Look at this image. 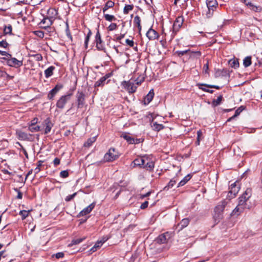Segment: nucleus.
Masks as SVG:
<instances>
[{"mask_svg":"<svg viewBox=\"0 0 262 262\" xmlns=\"http://www.w3.org/2000/svg\"><path fill=\"white\" fill-rule=\"evenodd\" d=\"M141 158L136 159L134 161L133 163L135 166H141Z\"/></svg>","mask_w":262,"mask_h":262,"instance_id":"864d4df0","label":"nucleus"},{"mask_svg":"<svg viewBox=\"0 0 262 262\" xmlns=\"http://www.w3.org/2000/svg\"><path fill=\"white\" fill-rule=\"evenodd\" d=\"M43 161L39 160L37 162V167L34 169V173L35 174L38 173L40 171V167L42 165Z\"/></svg>","mask_w":262,"mask_h":262,"instance_id":"c03bdc74","label":"nucleus"},{"mask_svg":"<svg viewBox=\"0 0 262 262\" xmlns=\"http://www.w3.org/2000/svg\"><path fill=\"white\" fill-rule=\"evenodd\" d=\"M247 7L251 10L258 12L261 11V8L259 6L254 5L251 2H248Z\"/></svg>","mask_w":262,"mask_h":262,"instance_id":"b1692460","label":"nucleus"},{"mask_svg":"<svg viewBox=\"0 0 262 262\" xmlns=\"http://www.w3.org/2000/svg\"><path fill=\"white\" fill-rule=\"evenodd\" d=\"M244 110V107L243 106H240L239 107H238L235 111V114L232 116L231 117H230V118H229L228 119V121H230L231 120H232L234 117H237V116H238L240 113Z\"/></svg>","mask_w":262,"mask_h":262,"instance_id":"7c9ffc66","label":"nucleus"},{"mask_svg":"<svg viewBox=\"0 0 262 262\" xmlns=\"http://www.w3.org/2000/svg\"><path fill=\"white\" fill-rule=\"evenodd\" d=\"M188 53H191V54H196L198 56H200L201 55V53L200 51L191 52L190 50H189L184 51H177L176 52V54H177V55L179 57H181Z\"/></svg>","mask_w":262,"mask_h":262,"instance_id":"a211bd4d","label":"nucleus"},{"mask_svg":"<svg viewBox=\"0 0 262 262\" xmlns=\"http://www.w3.org/2000/svg\"><path fill=\"white\" fill-rule=\"evenodd\" d=\"M243 64L245 68L249 67L251 64V57L247 56L243 60Z\"/></svg>","mask_w":262,"mask_h":262,"instance_id":"f704fd0d","label":"nucleus"},{"mask_svg":"<svg viewBox=\"0 0 262 262\" xmlns=\"http://www.w3.org/2000/svg\"><path fill=\"white\" fill-rule=\"evenodd\" d=\"M92 33L90 30H89V32L86 36L85 41H84V46L85 48H88V42L90 39V37L91 36Z\"/></svg>","mask_w":262,"mask_h":262,"instance_id":"a19ab883","label":"nucleus"},{"mask_svg":"<svg viewBox=\"0 0 262 262\" xmlns=\"http://www.w3.org/2000/svg\"><path fill=\"white\" fill-rule=\"evenodd\" d=\"M206 5L207 10L205 15L207 18H210L212 16L218 4L216 0H206Z\"/></svg>","mask_w":262,"mask_h":262,"instance_id":"f03ea898","label":"nucleus"},{"mask_svg":"<svg viewBox=\"0 0 262 262\" xmlns=\"http://www.w3.org/2000/svg\"><path fill=\"white\" fill-rule=\"evenodd\" d=\"M125 42L126 45L129 46L130 47H134V42L133 40H129V39H126L125 40Z\"/></svg>","mask_w":262,"mask_h":262,"instance_id":"6e6d98bb","label":"nucleus"},{"mask_svg":"<svg viewBox=\"0 0 262 262\" xmlns=\"http://www.w3.org/2000/svg\"><path fill=\"white\" fill-rule=\"evenodd\" d=\"M244 210V207H239L236 206L234 209L231 213L230 215L231 216H238Z\"/></svg>","mask_w":262,"mask_h":262,"instance_id":"412c9836","label":"nucleus"},{"mask_svg":"<svg viewBox=\"0 0 262 262\" xmlns=\"http://www.w3.org/2000/svg\"><path fill=\"white\" fill-rule=\"evenodd\" d=\"M60 176L61 178H66L69 176V172L68 170L61 171L60 173Z\"/></svg>","mask_w":262,"mask_h":262,"instance_id":"3c124183","label":"nucleus"},{"mask_svg":"<svg viewBox=\"0 0 262 262\" xmlns=\"http://www.w3.org/2000/svg\"><path fill=\"white\" fill-rule=\"evenodd\" d=\"M105 81V78L102 77L100 79H99L98 81H97L94 84L95 87L101 86L104 85V82Z\"/></svg>","mask_w":262,"mask_h":262,"instance_id":"4c0bfd02","label":"nucleus"},{"mask_svg":"<svg viewBox=\"0 0 262 262\" xmlns=\"http://www.w3.org/2000/svg\"><path fill=\"white\" fill-rule=\"evenodd\" d=\"M121 137L123 138L125 140H126L127 142L129 144H133L134 142L135 141L134 138H132V137H130V136L126 134H122Z\"/></svg>","mask_w":262,"mask_h":262,"instance_id":"c756f323","label":"nucleus"},{"mask_svg":"<svg viewBox=\"0 0 262 262\" xmlns=\"http://www.w3.org/2000/svg\"><path fill=\"white\" fill-rule=\"evenodd\" d=\"M189 222L190 220L188 218H185L183 219L177 225V228H179L178 231H180L184 228L186 227L189 225Z\"/></svg>","mask_w":262,"mask_h":262,"instance_id":"aec40b11","label":"nucleus"},{"mask_svg":"<svg viewBox=\"0 0 262 262\" xmlns=\"http://www.w3.org/2000/svg\"><path fill=\"white\" fill-rule=\"evenodd\" d=\"M229 66L233 68L236 69L239 67V63L238 59L236 58H233L230 59L229 62Z\"/></svg>","mask_w":262,"mask_h":262,"instance_id":"4be33fe9","label":"nucleus"},{"mask_svg":"<svg viewBox=\"0 0 262 262\" xmlns=\"http://www.w3.org/2000/svg\"><path fill=\"white\" fill-rule=\"evenodd\" d=\"M28 129L32 133L37 132L40 130V127L39 125H29Z\"/></svg>","mask_w":262,"mask_h":262,"instance_id":"c9c22d12","label":"nucleus"},{"mask_svg":"<svg viewBox=\"0 0 262 262\" xmlns=\"http://www.w3.org/2000/svg\"><path fill=\"white\" fill-rule=\"evenodd\" d=\"M38 121V119L37 118H34L30 123H29V125H35L36 124Z\"/></svg>","mask_w":262,"mask_h":262,"instance_id":"052dcab7","label":"nucleus"},{"mask_svg":"<svg viewBox=\"0 0 262 262\" xmlns=\"http://www.w3.org/2000/svg\"><path fill=\"white\" fill-rule=\"evenodd\" d=\"M243 195H251V188H247L244 193L243 194Z\"/></svg>","mask_w":262,"mask_h":262,"instance_id":"bf43d9fd","label":"nucleus"},{"mask_svg":"<svg viewBox=\"0 0 262 262\" xmlns=\"http://www.w3.org/2000/svg\"><path fill=\"white\" fill-rule=\"evenodd\" d=\"M12 30V28L11 25H9L8 27H5L4 32L5 34H11Z\"/></svg>","mask_w":262,"mask_h":262,"instance_id":"8fccbe9b","label":"nucleus"},{"mask_svg":"<svg viewBox=\"0 0 262 262\" xmlns=\"http://www.w3.org/2000/svg\"><path fill=\"white\" fill-rule=\"evenodd\" d=\"M96 205L95 202H93L90 205H89L86 208H84L82 211H81L77 215V217H80L82 216L86 215L90 213L92 210L94 209Z\"/></svg>","mask_w":262,"mask_h":262,"instance_id":"9b49d317","label":"nucleus"},{"mask_svg":"<svg viewBox=\"0 0 262 262\" xmlns=\"http://www.w3.org/2000/svg\"><path fill=\"white\" fill-rule=\"evenodd\" d=\"M148 204L149 202L148 201H145L143 203H141L140 208L141 209H145L147 208Z\"/></svg>","mask_w":262,"mask_h":262,"instance_id":"603ef678","label":"nucleus"},{"mask_svg":"<svg viewBox=\"0 0 262 262\" xmlns=\"http://www.w3.org/2000/svg\"><path fill=\"white\" fill-rule=\"evenodd\" d=\"M72 96V94L69 93L61 96L57 101L56 107L61 110L64 108L66 103L71 99Z\"/></svg>","mask_w":262,"mask_h":262,"instance_id":"20e7f679","label":"nucleus"},{"mask_svg":"<svg viewBox=\"0 0 262 262\" xmlns=\"http://www.w3.org/2000/svg\"><path fill=\"white\" fill-rule=\"evenodd\" d=\"M16 135L18 137L19 139L23 140H27L28 139V135L27 133L23 132L20 130H18L16 132Z\"/></svg>","mask_w":262,"mask_h":262,"instance_id":"cd10ccee","label":"nucleus"},{"mask_svg":"<svg viewBox=\"0 0 262 262\" xmlns=\"http://www.w3.org/2000/svg\"><path fill=\"white\" fill-rule=\"evenodd\" d=\"M117 28V25L115 23H112L107 27V30L110 31H112L116 30Z\"/></svg>","mask_w":262,"mask_h":262,"instance_id":"49530a36","label":"nucleus"},{"mask_svg":"<svg viewBox=\"0 0 262 262\" xmlns=\"http://www.w3.org/2000/svg\"><path fill=\"white\" fill-rule=\"evenodd\" d=\"M54 165L55 167H56L60 164V159L58 158H56L54 159L53 161Z\"/></svg>","mask_w":262,"mask_h":262,"instance_id":"e2e57ef3","label":"nucleus"},{"mask_svg":"<svg viewBox=\"0 0 262 262\" xmlns=\"http://www.w3.org/2000/svg\"><path fill=\"white\" fill-rule=\"evenodd\" d=\"M243 199H241L238 202V204L237 206H239V207H244V209L245 208H248L249 209L252 207L251 205H248V201L250 198H242Z\"/></svg>","mask_w":262,"mask_h":262,"instance_id":"6ab92c4d","label":"nucleus"},{"mask_svg":"<svg viewBox=\"0 0 262 262\" xmlns=\"http://www.w3.org/2000/svg\"><path fill=\"white\" fill-rule=\"evenodd\" d=\"M134 8L133 5H126L123 9V13L125 14H127L129 12L132 10Z\"/></svg>","mask_w":262,"mask_h":262,"instance_id":"58836bf2","label":"nucleus"},{"mask_svg":"<svg viewBox=\"0 0 262 262\" xmlns=\"http://www.w3.org/2000/svg\"><path fill=\"white\" fill-rule=\"evenodd\" d=\"M199 89H201L202 91H203L204 92H208L211 94L213 93L214 92V91L212 90L207 89H206L204 88H202L201 86H199Z\"/></svg>","mask_w":262,"mask_h":262,"instance_id":"680f3d73","label":"nucleus"},{"mask_svg":"<svg viewBox=\"0 0 262 262\" xmlns=\"http://www.w3.org/2000/svg\"><path fill=\"white\" fill-rule=\"evenodd\" d=\"M53 19H51V18H50L49 17H47L44 18L40 23V25H41V27L44 28L46 29L47 28H49L50 27V26L52 25L53 24Z\"/></svg>","mask_w":262,"mask_h":262,"instance_id":"2eb2a0df","label":"nucleus"},{"mask_svg":"<svg viewBox=\"0 0 262 262\" xmlns=\"http://www.w3.org/2000/svg\"><path fill=\"white\" fill-rule=\"evenodd\" d=\"M104 17L106 20L108 21H112L116 20V18L114 15H110L108 14H104Z\"/></svg>","mask_w":262,"mask_h":262,"instance_id":"ea45409f","label":"nucleus"},{"mask_svg":"<svg viewBox=\"0 0 262 262\" xmlns=\"http://www.w3.org/2000/svg\"><path fill=\"white\" fill-rule=\"evenodd\" d=\"M184 21L183 17L178 16L174 21L172 26V34L176 33L183 25Z\"/></svg>","mask_w":262,"mask_h":262,"instance_id":"1a4fd4ad","label":"nucleus"},{"mask_svg":"<svg viewBox=\"0 0 262 262\" xmlns=\"http://www.w3.org/2000/svg\"><path fill=\"white\" fill-rule=\"evenodd\" d=\"M154 96V90H151L149 93L144 97L143 102L145 105L149 104L152 100Z\"/></svg>","mask_w":262,"mask_h":262,"instance_id":"f3484780","label":"nucleus"},{"mask_svg":"<svg viewBox=\"0 0 262 262\" xmlns=\"http://www.w3.org/2000/svg\"><path fill=\"white\" fill-rule=\"evenodd\" d=\"M10 58H6L4 57L3 59L6 60L7 64L12 67L18 68L20 67L23 64V60H19L16 58L9 57Z\"/></svg>","mask_w":262,"mask_h":262,"instance_id":"39448f33","label":"nucleus"},{"mask_svg":"<svg viewBox=\"0 0 262 262\" xmlns=\"http://www.w3.org/2000/svg\"><path fill=\"white\" fill-rule=\"evenodd\" d=\"M55 69V67L53 66H50L45 71V75L46 78H49L53 74V71Z\"/></svg>","mask_w":262,"mask_h":262,"instance_id":"a878e982","label":"nucleus"},{"mask_svg":"<svg viewBox=\"0 0 262 262\" xmlns=\"http://www.w3.org/2000/svg\"><path fill=\"white\" fill-rule=\"evenodd\" d=\"M141 19L139 16L137 15L135 17L134 20V23L135 25H136L139 30L140 31L141 30Z\"/></svg>","mask_w":262,"mask_h":262,"instance_id":"e433bc0d","label":"nucleus"},{"mask_svg":"<svg viewBox=\"0 0 262 262\" xmlns=\"http://www.w3.org/2000/svg\"><path fill=\"white\" fill-rule=\"evenodd\" d=\"M121 85L130 93H135L137 89V86L130 81H123L122 82Z\"/></svg>","mask_w":262,"mask_h":262,"instance_id":"9d476101","label":"nucleus"},{"mask_svg":"<svg viewBox=\"0 0 262 262\" xmlns=\"http://www.w3.org/2000/svg\"><path fill=\"white\" fill-rule=\"evenodd\" d=\"M48 14L50 15L49 17L53 20L57 15V11L55 9H50L48 10Z\"/></svg>","mask_w":262,"mask_h":262,"instance_id":"72a5a7b5","label":"nucleus"},{"mask_svg":"<svg viewBox=\"0 0 262 262\" xmlns=\"http://www.w3.org/2000/svg\"><path fill=\"white\" fill-rule=\"evenodd\" d=\"M208 69H209V66H208V62H207L206 64H204V66L203 67V70L205 73H208Z\"/></svg>","mask_w":262,"mask_h":262,"instance_id":"69168bd1","label":"nucleus"},{"mask_svg":"<svg viewBox=\"0 0 262 262\" xmlns=\"http://www.w3.org/2000/svg\"><path fill=\"white\" fill-rule=\"evenodd\" d=\"M96 139V136L90 138L88 139L86 142L84 143V146L86 147H90L92 144L95 142Z\"/></svg>","mask_w":262,"mask_h":262,"instance_id":"c85d7f7f","label":"nucleus"},{"mask_svg":"<svg viewBox=\"0 0 262 262\" xmlns=\"http://www.w3.org/2000/svg\"><path fill=\"white\" fill-rule=\"evenodd\" d=\"M200 85H201V86H206L207 88H215L217 90H219L221 89V87L218 86V85H210V84H200Z\"/></svg>","mask_w":262,"mask_h":262,"instance_id":"09e8293b","label":"nucleus"},{"mask_svg":"<svg viewBox=\"0 0 262 262\" xmlns=\"http://www.w3.org/2000/svg\"><path fill=\"white\" fill-rule=\"evenodd\" d=\"M176 183V181L175 180H171L169 181V182L168 183L167 186L169 188H171V187H173L174 186V185H175Z\"/></svg>","mask_w":262,"mask_h":262,"instance_id":"0e129e2a","label":"nucleus"},{"mask_svg":"<svg viewBox=\"0 0 262 262\" xmlns=\"http://www.w3.org/2000/svg\"><path fill=\"white\" fill-rule=\"evenodd\" d=\"M223 100V97L222 95L219 96L216 99H214L212 102L211 104L213 107H215L219 105H220Z\"/></svg>","mask_w":262,"mask_h":262,"instance_id":"bb28decb","label":"nucleus"},{"mask_svg":"<svg viewBox=\"0 0 262 262\" xmlns=\"http://www.w3.org/2000/svg\"><path fill=\"white\" fill-rule=\"evenodd\" d=\"M119 156L118 152L114 148H111L105 154L104 159L106 162H112L118 158Z\"/></svg>","mask_w":262,"mask_h":262,"instance_id":"7ed1b4c3","label":"nucleus"},{"mask_svg":"<svg viewBox=\"0 0 262 262\" xmlns=\"http://www.w3.org/2000/svg\"><path fill=\"white\" fill-rule=\"evenodd\" d=\"M191 178L190 174H187L178 184V187L184 186Z\"/></svg>","mask_w":262,"mask_h":262,"instance_id":"393cba45","label":"nucleus"},{"mask_svg":"<svg viewBox=\"0 0 262 262\" xmlns=\"http://www.w3.org/2000/svg\"><path fill=\"white\" fill-rule=\"evenodd\" d=\"M30 57H33L36 61H39L42 60V56L40 54L30 55Z\"/></svg>","mask_w":262,"mask_h":262,"instance_id":"37998d69","label":"nucleus"},{"mask_svg":"<svg viewBox=\"0 0 262 262\" xmlns=\"http://www.w3.org/2000/svg\"><path fill=\"white\" fill-rule=\"evenodd\" d=\"M146 36L150 40H154L159 37V34L155 30L150 28L146 33Z\"/></svg>","mask_w":262,"mask_h":262,"instance_id":"dca6fc26","label":"nucleus"},{"mask_svg":"<svg viewBox=\"0 0 262 262\" xmlns=\"http://www.w3.org/2000/svg\"><path fill=\"white\" fill-rule=\"evenodd\" d=\"M154 167V163L151 161H147L145 167L149 170H151Z\"/></svg>","mask_w":262,"mask_h":262,"instance_id":"79ce46f5","label":"nucleus"},{"mask_svg":"<svg viewBox=\"0 0 262 262\" xmlns=\"http://www.w3.org/2000/svg\"><path fill=\"white\" fill-rule=\"evenodd\" d=\"M197 135H198V138H197V141L196 142V143L198 145H200V140H201L200 137L202 135V133H201V130L198 131Z\"/></svg>","mask_w":262,"mask_h":262,"instance_id":"13d9d810","label":"nucleus"},{"mask_svg":"<svg viewBox=\"0 0 262 262\" xmlns=\"http://www.w3.org/2000/svg\"><path fill=\"white\" fill-rule=\"evenodd\" d=\"M85 238V237L74 239L72 240V243L73 245L78 244L80 243L81 242H82Z\"/></svg>","mask_w":262,"mask_h":262,"instance_id":"de8ad7c7","label":"nucleus"},{"mask_svg":"<svg viewBox=\"0 0 262 262\" xmlns=\"http://www.w3.org/2000/svg\"><path fill=\"white\" fill-rule=\"evenodd\" d=\"M0 54L2 55L6 56L7 57H11L12 55L6 51H3L0 50Z\"/></svg>","mask_w":262,"mask_h":262,"instance_id":"338daca9","label":"nucleus"},{"mask_svg":"<svg viewBox=\"0 0 262 262\" xmlns=\"http://www.w3.org/2000/svg\"><path fill=\"white\" fill-rule=\"evenodd\" d=\"M9 46V44L5 40H3L0 41V47L6 48Z\"/></svg>","mask_w":262,"mask_h":262,"instance_id":"5fc2aeb1","label":"nucleus"},{"mask_svg":"<svg viewBox=\"0 0 262 262\" xmlns=\"http://www.w3.org/2000/svg\"><path fill=\"white\" fill-rule=\"evenodd\" d=\"M114 5L115 4L113 2L111 1H107L103 8V12L104 13V12L109 8L113 7Z\"/></svg>","mask_w":262,"mask_h":262,"instance_id":"2f4dec72","label":"nucleus"},{"mask_svg":"<svg viewBox=\"0 0 262 262\" xmlns=\"http://www.w3.org/2000/svg\"><path fill=\"white\" fill-rule=\"evenodd\" d=\"M239 190V186H238L236 182L232 184L229 187L228 193L235 196Z\"/></svg>","mask_w":262,"mask_h":262,"instance_id":"4468645a","label":"nucleus"},{"mask_svg":"<svg viewBox=\"0 0 262 262\" xmlns=\"http://www.w3.org/2000/svg\"><path fill=\"white\" fill-rule=\"evenodd\" d=\"M227 75L226 70H217L214 73V76L215 78H219L221 77L226 76Z\"/></svg>","mask_w":262,"mask_h":262,"instance_id":"5701e85b","label":"nucleus"},{"mask_svg":"<svg viewBox=\"0 0 262 262\" xmlns=\"http://www.w3.org/2000/svg\"><path fill=\"white\" fill-rule=\"evenodd\" d=\"M29 211H27L26 210H21L19 212V214L21 215L22 219L24 220L26 219L28 216L29 214Z\"/></svg>","mask_w":262,"mask_h":262,"instance_id":"a18cd8bd","label":"nucleus"},{"mask_svg":"<svg viewBox=\"0 0 262 262\" xmlns=\"http://www.w3.org/2000/svg\"><path fill=\"white\" fill-rule=\"evenodd\" d=\"M170 235L171 233L168 232L161 234L155 239V242L160 245L166 243L170 238Z\"/></svg>","mask_w":262,"mask_h":262,"instance_id":"6e6552de","label":"nucleus"},{"mask_svg":"<svg viewBox=\"0 0 262 262\" xmlns=\"http://www.w3.org/2000/svg\"><path fill=\"white\" fill-rule=\"evenodd\" d=\"M43 123L45 126V134H48L51 132V128L53 126V124L52 123L50 118H47L46 119H45Z\"/></svg>","mask_w":262,"mask_h":262,"instance_id":"ddd939ff","label":"nucleus"},{"mask_svg":"<svg viewBox=\"0 0 262 262\" xmlns=\"http://www.w3.org/2000/svg\"><path fill=\"white\" fill-rule=\"evenodd\" d=\"M35 34L37 35L40 37H43L44 36V33L42 31H39L35 32Z\"/></svg>","mask_w":262,"mask_h":262,"instance_id":"774afa93","label":"nucleus"},{"mask_svg":"<svg viewBox=\"0 0 262 262\" xmlns=\"http://www.w3.org/2000/svg\"><path fill=\"white\" fill-rule=\"evenodd\" d=\"M151 126L155 130L159 131L164 128V126L161 124H158L157 122H152Z\"/></svg>","mask_w":262,"mask_h":262,"instance_id":"473e14b6","label":"nucleus"},{"mask_svg":"<svg viewBox=\"0 0 262 262\" xmlns=\"http://www.w3.org/2000/svg\"><path fill=\"white\" fill-rule=\"evenodd\" d=\"M76 105L77 108H82L85 104V94L83 92L78 91L76 96Z\"/></svg>","mask_w":262,"mask_h":262,"instance_id":"423d86ee","label":"nucleus"},{"mask_svg":"<svg viewBox=\"0 0 262 262\" xmlns=\"http://www.w3.org/2000/svg\"><path fill=\"white\" fill-rule=\"evenodd\" d=\"M95 42L96 43V47L99 51H104L105 48L101 35L98 29L95 35Z\"/></svg>","mask_w":262,"mask_h":262,"instance_id":"0eeeda50","label":"nucleus"},{"mask_svg":"<svg viewBox=\"0 0 262 262\" xmlns=\"http://www.w3.org/2000/svg\"><path fill=\"white\" fill-rule=\"evenodd\" d=\"M63 88V85L61 84H57L52 90H51L48 95V98L50 100L54 98L55 95Z\"/></svg>","mask_w":262,"mask_h":262,"instance_id":"f8f14e48","label":"nucleus"},{"mask_svg":"<svg viewBox=\"0 0 262 262\" xmlns=\"http://www.w3.org/2000/svg\"><path fill=\"white\" fill-rule=\"evenodd\" d=\"M228 202L225 200L221 202L214 209L213 218L216 224L219 223L223 217V212Z\"/></svg>","mask_w":262,"mask_h":262,"instance_id":"f257e3e1","label":"nucleus"},{"mask_svg":"<svg viewBox=\"0 0 262 262\" xmlns=\"http://www.w3.org/2000/svg\"><path fill=\"white\" fill-rule=\"evenodd\" d=\"M64 255V254L63 252H58L55 254V256L56 258H59L63 257ZM54 255H53L54 256Z\"/></svg>","mask_w":262,"mask_h":262,"instance_id":"4d7b16f0","label":"nucleus"}]
</instances>
